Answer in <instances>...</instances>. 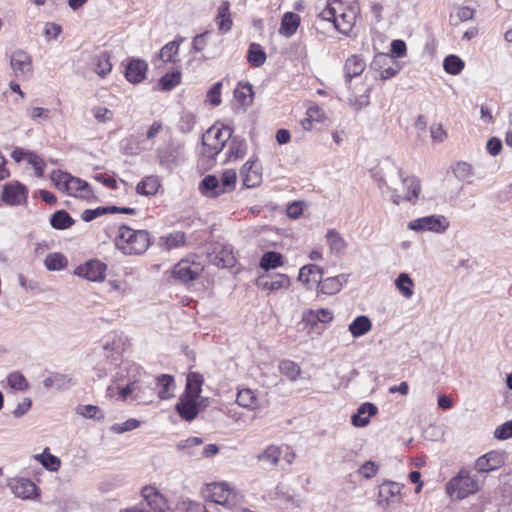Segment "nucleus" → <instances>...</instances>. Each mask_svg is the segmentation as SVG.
Here are the masks:
<instances>
[{"label":"nucleus","instance_id":"nucleus-1","mask_svg":"<svg viewBox=\"0 0 512 512\" xmlns=\"http://www.w3.org/2000/svg\"><path fill=\"white\" fill-rule=\"evenodd\" d=\"M359 13L360 7L356 1L327 0L319 16L322 20L333 22L336 30L347 35L354 27Z\"/></svg>","mask_w":512,"mask_h":512},{"label":"nucleus","instance_id":"nucleus-2","mask_svg":"<svg viewBox=\"0 0 512 512\" xmlns=\"http://www.w3.org/2000/svg\"><path fill=\"white\" fill-rule=\"evenodd\" d=\"M150 246V235L146 230H135L126 225L118 229L115 247L124 255L143 254Z\"/></svg>","mask_w":512,"mask_h":512},{"label":"nucleus","instance_id":"nucleus-3","mask_svg":"<svg viewBox=\"0 0 512 512\" xmlns=\"http://www.w3.org/2000/svg\"><path fill=\"white\" fill-rule=\"evenodd\" d=\"M233 130L228 126L213 125L202 135V159L212 165L216 156L223 150L227 141L232 137Z\"/></svg>","mask_w":512,"mask_h":512},{"label":"nucleus","instance_id":"nucleus-4","mask_svg":"<svg viewBox=\"0 0 512 512\" xmlns=\"http://www.w3.org/2000/svg\"><path fill=\"white\" fill-rule=\"evenodd\" d=\"M51 179L55 187L69 196L81 199H91L93 190L91 186L84 180L74 177L69 173L62 171H54Z\"/></svg>","mask_w":512,"mask_h":512},{"label":"nucleus","instance_id":"nucleus-5","mask_svg":"<svg viewBox=\"0 0 512 512\" xmlns=\"http://www.w3.org/2000/svg\"><path fill=\"white\" fill-rule=\"evenodd\" d=\"M205 497L212 502L233 510L242 502V496L226 482L207 484L204 489Z\"/></svg>","mask_w":512,"mask_h":512},{"label":"nucleus","instance_id":"nucleus-6","mask_svg":"<svg viewBox=\"0 0 512 512\" xmlns=\"http://www.w3.org/2000/svg\"><path fill=\"white\" fill-rule=\"evenodd\" d=\"M399 176L401 179L400 186L391 190L392 203L395 205H400L403 202L415 204L421 192L420 180L413 175L404 176L401 170Z\"/></svg>","mask_w":512,"mask_h":512},{"label":"nucleus","instance_id":"nucleus-7","mask_svg":"<svg viewBox=\"0 0 512 512\" xmlns=\"http://www.w3.org/2000/svg\"><path fill=\"white\" fill-rule=\"evenodd\" d=\"M479 490V484L475 477L471 476L466 469H461L446 486L447 494L457 500L475 494Z\"/></svg>","mask_w":512,"mask_h":512},{"label":"nucleus","instance_id":"nucleus-8","mask_svg":"<svg viewBox=\"0 0 512 512\" xmlns=\"http://www.w3.org/2000/svg\"><path fill=\"white\" fill-rule=\"evenodd\" d=\"M450 223L444 215H429L408 222V229L415 232H432L443 234L449 228Z\"/></svg>","mask_w":512,"mask_h":512},{"label":"nucleus","instance_id":"nucleus-9","mask_svg":"<svg viewBox=\"0 0 512 512\" xmlns=\"http://www.w3.org/2000/svg\"><path fill=\"white\" fill-rule=\"evenodd\" d=\"M206 253L209 261L217 267L228 268L235 263L232 248L223 242H211Z\"/></svg>","mask_w":512,"mask_h":512},{"label":"nucleus","instance_id":"nucleus-10","mask_svg":"<svg viewBox=\"0 0 512 512\" xmlns=\"http://www.w3.org/2000/svg\"><path fill=\"white\" fill-rule=\"evenodd\" d=\"M203 265L192 259L180 260L173 269V276L183 283L195 280L203 271Z\"/></svg>","mask_w":512,"mask_h":512},{"label":"nucleus","instance_id":"nucleus-11","mask_svg":"<svg viewBox=\"0 0 512 512\" xmlns=\"http://www.w3.org/2000/svg\"><path fill=\"white\" fill-rule=\"evenodd\" d=\"M7 485L16 497L23 500H32L39 496L38 487L28 478H12Z\"/></svg>","mask_w":512,"mask_h":512},{"label":"nucleus","instance_id":"nucleus-12","mask_svg":"<svg viewBox=\"0 0 512 512\" xmlns=\"http://www.w3.org/2000/svg\"><path fill=\"white\" fill-rule=\"evenodd\" d=\"M107 266L100 260L93 259L79 265L74 273L75 275L93 282H101L105 279Z\"/></svg>","mask_w":512,"mask_h":512},{"label":"nucleus","instance_id":"nucleus-13","mask_svg":"<svg viewBox=\"0 0 512 512\" xmlns=\"http://www.w3.org/2000/svg\"><path fill=\"white\" fill-rule=\"evenodd\" d=\"M10 66L14 75L18 78L28 79L32 75V58L23 50H16L13 52L10 57Z\"/></svg>","mask_w":512,"mask_h":512},{"label":"nucleus","instance_id":"nucleus-14","mask_svg":"<svg viewBox=\"0 0 512 512\" xmlns=\"http://www.w3.org/2000/svg\"><path fill=\"white\" fill-rule=\"evenodd\" d=\"M181 154L182 145L173 142H169L166 145L160 146L156 150L159 163L168 169H171L181 161Z\"/></svg>","mask_w":512,"mask_h":512},{"label":"nucleus","instance_id":"nucleus-15","mask_svg":"<svg viewBox=\"0 0 512 512\" xmlns=\"http://www.w3.org/2000/svg\"><path fill=\"white\" fill-rule=\"evenodd\" d=\"M505 463L503 452L490 451L480 456L475 463V468L479 473H488L500 468Z\"/></svg>","mask_w":512,"mask_h":512},{"label":"nucleus","instance_id":"nucleus-16","mask_svg":"<svg viewBox=\"0 0 512 512\" xmlns=\"http://www.w3.org/2000/svg\"><path fill=\"white\" fill-rule=\"evenodd\" d=\"M243 185L247 188H254L262 181L261 166L254 160H248L240 170Z\"/></svg>","mask_w":512,"mask_h":512},{"label":"nucleus","instance_id":"nucleus-17","mask_svg":"<svg viewBox=\"0 0 512 512\" xmlns=\"http://www.w3.org/2000/svg\"><path fill=\"white\" fill-rule=\"evenodd\" d=\"M27 189L24 185L16 182L7 184L4 187L2 199L9 205H19L26 201Z\"/></svg>","mask_w":512,"mask_h":512},{"label":"nucleus","instance_id":"nucleus-18","mask_svg":"<svg viewBox=\"0 0 512 512\" xmlns=\"http://www.w3.org/2000/svg\"><path fill=\"white\" fill-rule=\"evenodd\" d=\"M366 68V62L360 55H352L345 61V83L350 89L353 78L361 76Z\"/></svg>","mask_w":512,"mask_h":512},{"label":"nucleus","instance_id":"nucleus-19","mask_svg":"<svg viewBox=\"0 0 512 512\" xmlns=\"http://www.w3.org/2000/svg\"><path fill=\"white\" fill-rule=\"evenodd\" d=\"M323 276L322 269L314 264L303 266L298 275V280L302 282L307 289H312L314 286L321 283Z\"/></svg>","mask_w":512,"mask_h":512},{"label":"nucleus","instance_id":"nucleus-20","mask_svg":"<svg viewBox=\"0 0 512 512\" xmlns=\"http://www.w3.org/2000/svg\"><path fill=\"white\" fill-rule=\"evenodd\" d=\"M401 492V485L396 482L387 481L380 485L378 493V504L386 508L396 499Z\"/></svg>","mask_w":512,"mask_h":512},{"label":"nucleus","instance_id":"nucleus-21","mask_svg":"<svg viewBox=\"0 0 512 512\" xmlns=\"http://www.w3.org/2000/svg\"><path fill=\"white\" fill-rule=\"evenodd\" d=\"M257 284L263 289L277 291L282 288H288L290 285V280L285 274H274L260 276Z\"/></svg>","mask_w":512,"mask_h":512},{"label":"nucleus","instance_id":"nucleus-22","mask_svg":"<svg viewBox=\"0 0 512 512\" xmlns=\"http://www.w3.org/2000/svg\"><path fill=\"white\" fill-rule=\"evenodd\" d=\"M198 189L202 195L212 198L226 193L225 190L221 187L220 180L214 175H207L204 177L200 181Z\"/></svg>","mask_w":512,"mask_h":512},{"label":"nucleus","instance_id":"nucleus-23","mask_svg":"<svg viewBox=\"0 0 512 512\" xmlns=\"http://www.w3.org/2000/svg\"><path fill=\"white\" fill-rule=\"evenodd\" d=\"M178 414L186 421H192L198 414L197 399L182 396L175 406Z\"/></svg>","mask_w":512,"mask_h":512},{"label":"nucleus","instance_id":"nucleus-24","mask_svg":"<svg viewBox=\"0 0 512 512\" xmlns=\"http://www.w3.org/2000/svg\"><path fill=\"white\" fill-rule=\"evenodd\" d=\"M377 407L370 402L361 404L357 412L352 415L351 422L355 427H365L369 424L370 417L377 413Z\"/></svg>","mask_w":512,"mask_h":512},{"label":"nucleus","instance_id":"nucleus-25","mask_svg":"<svg viewBox=\"0 0 512 512\" xmlns=\"http://www.w3.org/2000/svg\"><path fill=\"white\" fill-rule=\"evenodd\" d=\"M147 68L144 60L133 59L126 67L125 77L131 83H140L145 78Z\"/></svg>","mask_w":512,"mask_h":512},{"label":"nucleus","instance_id":"nucleus-26","mask_svg":"<svg viewBox=\"0 0 512 512\" xmlns=\"http://www.w3.org/2000/svg\"><path fill=\"white\" fill-rule=\"evenodd\" d=\"M347 278L348 276L345 274L328 277L326 279L321 277V283L316 286L319 287L321 293L326 295H334L341 290L343 284L347 282Z\"/></svg>","mask_w":512,"mask_h":512},{"label":"nucleus","instance_id":"nucleus-27","mask_svg":"<svg viewBox=\"0 0 512 512\" xmlns=\"http://www.w3.org/2000/svg\"><path fill=\"white\" fill-rule=\"evenodd\" d=\"M300 25V16L293 12H286L281 20L279 33L286 37H291L297 31Z\"/></svg>","mask_w":512,"mask_h":512},{"label":"nucleus","instance_id":"nucleus-28","mask_svg":"<svg viewBox=\"0 0 512 512\" xmlns=\"http://www.w3.org/2000/svg\"><path fill=\"white\" fill-rule=\"evenodd\" d=\"M204 378L197 372H190L187 375L186 389L184 396L198 399L202 391Z\"/></svg>","mask_w":512,"mask_h":512},{"label":"nucleus","instance_id":"nucleus-29","mask_svg":"<svg viewBox=\"0 0 512 512\" xmlns=\"http://www.w3.org/2000/svg\"><path fill=\"white\" fill-rule=\"evenodd\" d=\"M218 29L226 33L232 27V19L230 17V3L229 1H223L218 7L217 17H216Z\"/></svg>","mask_w":512,"mask_h":512},{"label":"nucleus","instance_id":"nucleus-30","mask_svg":"<svg viewBox=\"0 0 512 512\" xmlns=\"http://www.w3.org/2000/svg\"><path fill=\"white\" fill-rule=\"evenodd\" d=\"M280 456V447L270 445L257 455V460L263 463L266 467H273L278 464Z\"/></svg>","mask_w":512,"mask_h":512},{"label":"nucleus","instance_id":"nucleus-31","mask_svg":"<svg viewBox=\"0 0 512 512\" xmlns=\"http://www.w3.org/2000/svg\"><path fill=\"white\" fill-rule=\"evenodd\" d=\"M157 386L160 388L158 396L162 400L169 399L174 396L175 382L174 378L168 374H162L157 378Z\"/></svg>","mask_w":512,"mask_h":512},{"label":"nucleus","instance_id":"nucleus-32","mask_svg":"<svg viewBox=\"0 0 512 512\" xmlns=\"http://www.w3.org/2000/svg\"><path fill=\"white\" fill-rule=\"evenodd\" d=\"M183 41L184 38L179 36L164 45L159 52L160 59L163 62H176V56L178 55L179 47Z\"/></svg>","mask_w":512,"mask_h":512},{"label":"nucleus","instance_id":"nucleus-33","mask_svg":"<svg viewBox=\"0 0 512 512\" xmlns=\"http://www.w3.org/2000/svg\"><path fill=\"white\" fill-rule=\"evenodd\" d=\"M160 245L166 250L179 248L186 243V235L182 231H175L159 239Z\"/></svg>","mask_w":512,"mask_h":512},{"label":"nucleus","instance_id":"nucleus-34","mask_svg":"<svg viewBox=\"0 0 512 512\" xmlns=\"http://www.w3.org/2000/svg\"><path fill=\"white\" fill-rule=\"evenodd\" d=\"M372 328V323L367 316L356 317L349 325V331L353 337H361L368 333Z\"/></svg>","mask_w":512,"mask_h":512},{"label":"nucleus","instance_id":"nucleus-35","mask_svg":"<svg viewBox=\"0 0 512 512\" xmlns=\"http://www.w3.org/2000/svg\"><path fill=\"white\" fill-rule=\"evenodd\" d=\"M326 240L331 252L335 254L344 253L347 243L336 230H328L326 234Z\"/></svg>","mask_w":512,"mask_h":512},{"label":"nucleus","instance_id":"nucleus-36","mask_svg":"<svg viewBox=\"0 0 512 512\" xmlns=\"http://www.w3.org/2000/svg\"><path fill=\"white\" fill-rule=\"evenodd\" d=\"M67 264H68L67 258L59 252H54V253L48 254L44 260L45 268L48 271L63 270L64 268H66Z\"/></svg>","mask_w":512,"mask_h":512},{"label":"nucleus","instance_id":"nucleus-37","mask_svg":"<svg viewBox=\"0 0 512 512\" xmlns=\"http://www.w3.org/2000/svg\"><path fill=\"white\" fill-rule=\"evenodd\" d=\"M48 451L49 448H45L42 454L35 456V459L38 460L48 471L56 472L60 469L61 460L57 456L50 454Z\"/></svg>","mask_w":512,"mask_h":512},{"label":"nucleus","instance_id":"nucleus-38","mask_svg":"<svg viewBox=\"0 0 512 512\" xmlns=\"http://www.w3.org/2000/svg\"><path fill=\"white\" fill-rule=\"evenodd\" d=\"M236 402L239 406L250 410H254L258 406L256 395L249 388L239 390Z\"/></svg>","mask_w":512,"mask_h":512},{"label":"nucleus","instance_id":"nucleus-39","mask_svg":"<svg viewBox=\"0 0 512 512\" xmlns=\"http://www.w3.org/2000/svg\"><path fill=\"white\" fill-rule=\"evenodd\" d=\"M465 67L464 61L457 55H448L444 58L443 68L450 75H458Z\"/></svg>","mask_w":512,"mask_h":512},{"label":"nucleus","instance_id":"nucleus-40","mask_svg":"<svg viewBox=\"0 0 512 512\" xmlns=\"http://www.w3.org/2000/svg\"><path fill=\"white\" fill-rule=\"evenodd\" d=\"M74 220L65 210L56 211L50 219V224L53 228L63 230L71 227Z\"/></svg>","mask_w":512,"mask_h":512},{"label":"nucleus","instance_id":"nucleus-41","mask_svg":"<svg viewBox=\"0 0 512 512\" xmlns=\"http://www.w3.org/2000/svg\"><path fill=\"white\" fill-rule=\"evenodd\" d=\"M247 60L253 67H260L266 61V53L259 44L252 43L248 49Z\"/></svg>","mask_w":512,"mask_h":512},{"label":"nucleus","instance_id":"nucleus-42","mask_svg":"<svg viewBox=\"0 0 512 512\" xmlns=\"http://www.w3.org/2000/svg\"><path fill=\"white\" fill-rule=\"evenodd\" d=\"M236 100L242 106H249L253 102V87L250 83L239 84L238 88L234 91Z\"/></svg>","mask_w":512,"mask_h":512},{"label":"nucleus","instance_id":"nucleus-43","mask_svg":"<svg viewBox=\"0 0 512 512\" xmlns=\"http://www.w3.org/2000/svg\"><path fill=\"white\" fill-rule=\"evenodd\" d=\"M414 282L407 273H400L395 280V286L405 298H411L414 294Z\"/></svg>","mask_w":512,"mask_h":512},{"label":"nucleus","instance_id":"nucleus-44","mask_svg":"<svg viewBox=\"0 0 512 512\" xmlns=\"http://www.w3.org/2000/svg\"><path fill=\"white\" fill-rule=\"evenodd\" d=\"M158 187L159 184L156 178L147 177L137 184L136 192L141 195H154Z\"/></svg>","mask_w":512,"mask_h":512},{"label":"nucleus","instance_id":"nucleus-45","mask_svg":"<svg viewBox=\"0 0 512 512\" xmlns=\"http://www.w3.org/2000/svg\"><path fill=\"white\" fill-rule=\"evenodd\" d=\"M118 210L117 206H107V207H97L95 209H86L81 214V219L84 222H90L96 219L99 216H102L106 213H115Z\"/></svg>","mask_w":512,"mask_h":512},{"label":"nucleus","instance_id":"nucleus-46","mask_svg":"<svg viewBox=\"0 0 512 512\" xmlns=\"http://www.w3.org/2000/svg\"><path fill=\"white\" fill-rule=\"evenodd\" d=\"M181 80V73L179 71L166 73L159 80V86L161 90L170 91L174 89Z\"/></svg>","mask_w":512,"mask_h":512},{"label":"nucleus","instance_id":"nucleus-47","mask_svg":"<svg viewBox=\"0 0 512 512\" xmlns=\"http://www.w3.org/2000/svg\"><path fill=\"white\" fill-rule=\"evenodd\" d=\"M280 265H282V255L277 252H266L260 261V267L266 271Z\"/></svg>","mask_w":512,"mask_h":512},{"label":"nucleus","instance_id":"nucleus-48","mask_svg":"<svg viewBox=\"0 0 512 512\" xmlns=\"http://www.w3.org/2000/svg\"><path fill=\"white\" fill-rule=\"evenodd\" d=\"M247 151L245 140L234 137L229 145V159L242 158Z\"/></svg>","mask_w":512,"mask_h":512},{"label":"nucleus","instance_id":"nucleus-49","mask_svg":"<svg viewBox=\"0 0 512 512\" xmlns=\"http://www.w3.org/2000/svg\"><path fill=\"white\" fill-rule=\"evenodd\" d=\"M7 383L14 390L24 391L29 388V383L27 379L20 372L10 373L7 376Z\"/></svg>","mask_w":512,"mask_h":512},{"label":"nucleus","instance_id":"nucleus-50","mask_svg":"<svg viewBox=\"0 0 512 512\" xmlns=\"http://www.w3.org/2000/svg\"><path fill=\"white\" fill-rule=\"evenodd\" d=\"M280 372L291 381H295L300 374V367L293 361L283 360L279 364Z\"/></svg>","mask_w":512,"mask_h":512},{"label":"nucleus","instance_id":"nucleus-51","mask_svg":"<svg viewBox=\"0 0 512 512\" xmlns=\"http://www.w3.org/2000/svg\"><path fill=\"white\" fill-rule=\"evenodd\" d=\"M237 174L233 169H227L223 171L220 180L221 187L226 193H229L235 189Z\"/></svg>","mask_w":512,"mask_h":512},{"label":"nucleus","instance_id":"nucleus-52","mask_svg":"<svg viewBox=\"0 0 512 512\" xmlns=\"http://www.w3.org/2000/svg\"><path fill=\"white\" fill-rule=\"evenodd\" d=\"M77 414L87 419H101L104 417V414L98 406L90 404L78 406Z\"/></svg>","mask_w":512,"mask_h":512},{"label":"nucleus","instance_id":"nucleus-53","mask_svg":"<svg viewBox=\"0 0 512 512\" xmlns=\"http://www.w3.org/2000/svg\"><path fill=\"white\" fill-rule=\"evenodd\" d=\"M111 69L112 64L110 62V57L107 53H101L99 56H97L95 63V72L99 76L103 77L107 75L108 73H110Z\"/></svg>","mask_w":512,"mask_h":512},{"label":"nucleus","instance_id":"nucleus-54","mask_svg":"<svg viewBox=\"0 0 512 512\" xmlns=\"http://www.w3.org/2000/svg\"><path fill=\"white\" fill-rule=\"evenodd\" d=\"M140 421L134 418H130L123 423H116L110 427V430L116 434H122L128 431H132L140 427Z\"/></svg>","mask_w":512,"mask_h":512},{"label":"nucleus","instance_id":"nucleus-55","mask_svg":"<svg viewBox=\"0 0 512 512\" xmlns=\"http://www.w3.org/2000/svg\"><path fill=\"white\" fill-rule=\"evenodd\" d=\"M75 385L73 378L67 374L54 372V388L57 390H66Z\"/></svg>","mask_w":512,"mask_h":512},{"label":"nucleus","instance_id":"nucleus-56","mask_svg":"<svg viewBox=\"0 0 512 512\" xmlns=\"http://www.w3.org/2000/svg\"><path fill=\"white\" fill-rule=\"evenodd\" d=\"M221 90H222V82H216L213 86L208 90L206 95V101L209 102L213 106H218L221 104Z\"/></svg>","mask_w":512,"mask_h":512},{"label":"nucleus","instance_id":"nucleus-57","mask_svg":"<svg viewBox=\"0 0 512 512\" xmlns=\"http://www.w3.org/2000/svg\"><path fill=\"white\" fill-rule=\"evenodd\" d=\"M203 443V440L199 437H190L186 440H182L177 444V448L179 450H186L187 454L190 456H197V454L193 451V448L199 446Z\"/></svg>","mask_w":512,"mask_h":512},{"label":"nucleus","instance_id":"nucleus-58","mask_svg":"<svg viewBox=\"0 0 512 512\" xmlns=\"http://www.w3.org/2000/svg\"><path fill=\"white\" fill-rule=\"evenodd\" d=\"M302 499L286 495L282 499V508L287 512H296L302 506Z\"/></svg>","mask_w":512,"mask_h":512},{"label":"nucleus","instance_id":"nucleus-59","mask_svg":"<svg viewBox=\"0 0 512 512\" xmlns=\"http://www.w3.org/2000/svg\"><path fill=\"white\" fill-rule=\"evenodd\" d=\"M455 176L460 180H465L473 175L472 166L466 162H458L453 168Z\"/></svg>","mask_w":512,"mask_h":512},{"label":"nucleus","instance_id":"nucleus-60","mask_svg":"<svg viewBox=\"0 0 512 512\" xmlns=\"http://www.w3.org/2000/svg\"><path fill=\"white\" fill-rule=\"evenodd\" d=\"M92 114L94 118L100 123H105L112 120L114 115L110 109L101 106L94 107L92 109Z\"/></svg>","mask_w":512,"mask_h":512},{"label":"nucleus","instance_id":"nucleus-61","mask_svg":"<svg viewBox=\"0 0 512 512\" xmlns=\"http://www.w3.org/2000/svg\"><path fill=\"white\" fill-rule=\"evenodd\" d=\"M27 160H28V163L33 166V168L35 170V175L37 177H42L43 173H44V167H45V163L43 162V160L34 153H28Z\"/></svg>","mask_w":512,"mask_h":512},{"label":"nucleus","instance_id":"nucleus-62","mask_svg":"<svg viewBox=\"0 0 512 512\" xmlns=\"http://www.w3.org/2000/svg\"><path fill=\"white\" fill-rule=\"evenodd\" d=\"M163 130V124L161 121H154L147 129L145 133V138L143 143L146 141H150L152 144L154 143V139L159 135V133Z\"/></svg>","mask_w":512,"mask_h":512},{"label":"nucleus","instance_id":"nucleus-63","mask_svg":"<svg viewBox=\"0 0 512 512\" xmlns=\"http://www.w3.org/2000/svg\"><path fill=\"white\" fill-rule=\"evenodd\" d=\"M494 436L497 439H508L512 437V420L498 426L494 431Z\"/></svg>","mask_w":512,"mask_h":512},{"label":"nucleus","instance_id":"nucleus-64","mask_svg":"<svg viewBox=\"0 0 512 512\" xmlns=\"http://www.w3.org/2000/svg\"><path fill=\"white\" fill-rule=\"evenodd\" d=\"M378 466L373 461H366L360 468L359 474L366 479H370L376 475Z\"/></svg>","mask_w":512,"mask_h":512}]
</instances>
